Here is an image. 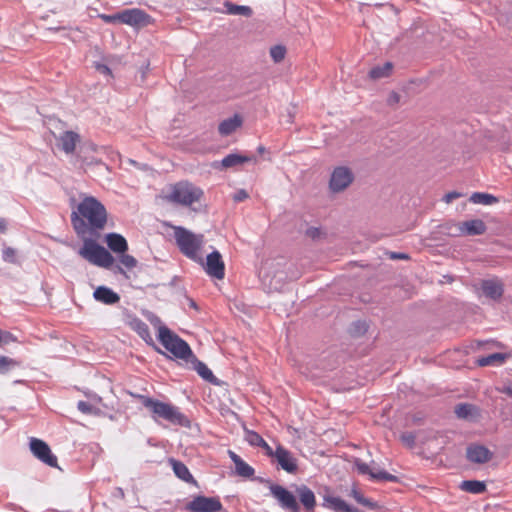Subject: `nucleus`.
I'll return each instance as SVG.
<instances>
[{
  "label": "nucleus",
  "instance_id": "obj_38",
  "mask_svg": "<svg viewBox=\"0 0 512 512\" xmlns=\"http://www.w3.org/2000/svg\"><path fill=\"white\" fill-rule=\"evenodd\" d=\"M121 256L119 258L120 263L126 267L127 269H133L137 266V260L129 254L120 253Z\"/></svg>",
  "mask_w": 512,
  "mask_h": 512
},
{
  "label": "nucleus",
  "instance_id": "obj_21",
  "mask_svg": "<svg viewBox=\"0 0 512 512\" xmlns=\"http://www.w3.org/2000/svg\"><path fill=\"white\" fill-rule=\"evenodd\" d=\"M93 296L97 301L107 305L115 304L120 300V296L116 292L105 286L96 288Z\"/></svg>",
  "mask_w": 512,
  "mask_h": 512
},
{
  "label": "nucleus",
  "instance_id": "obj_8",
  "mask_svg": "<svg viewBox=\"0 0 512 512\" xmlns=\"http://www.w3.org/2000/svg\"><path fill=\"white\" fill-rule=\"evenodd\" d=\"M269 489L272 496L279 502L283 509L289 512H300L296 497L288 489L278 484H271Z\"/></svg>",
  "mask_w": 512,
  "mask_h": 512
},
{
  "label": "nucleus",
  "instance_id": "obj_52",
  "mask_svg": "<svg viewBox=\"0 0 512 512\" xmlns=\"http://www.w3.org/2000/svg\"><path fill=\"white\" fill-rule=\"evenodd\" d=\"M307 234L314 238L319 234V231L316 228H312L307 231Z\"/></svg>",
  "mask_w": 512,
  "mask_h": 512
},
{
  "label": "nucleus",
  "instance_id": "obj_19",
  "mask_svg": "<svg viewBox=\"0 0 512 512\" xmlns=\"http://www.w3.org/2000/svg\"><path fill=\"white\" fill-rule=\"evenodd\" d=\"M243 124V119L239 114L233 117L224 119L218 126V132L221 136H228L240 128Z\"/></svg>",
  "mask_w": 512,
  "mask_h": 512
},
{
  "label": "nucleus",
  "instance_id": "obj_9",
  "mask_svg": "<svg viewBox=\"0 0 512 512\" xmlns=\"http://www.w3.org/2000/svg\"><path fill=\"white\" fill-rule=\"evenodd\" d=\"M222 503L218 497L196 496L187 505L190 512H219Z\"/></svg>",
  "mask_w": 512,
  "mask_h": 512
},
{
  "label": "nucleus",
  "instance_id": "obj_1",
  "mask_svg": "<svg viewBox=\"0 0 512 512\" xmlns=\"http://www.w3.org/2000/svg\"><path fill=\"white\" fill-rule=\"evenodd\" d=\"M71 224L79 238L99 237L108 221L106 207L93 196H83L71 213Z\"/></svg>",
  "mask_w": 512,
  "mask_h": 512
},
{
  "label": "nucleus",
  "instance_id": "obj_35",
  "mask_svg": "<svg viewBox=\"0 0 512 512\" xmlns=\"http://www.w3.org/2000/svg\"><path fill=\"white\" fill-rule=\"evenodd\" d=\"M18 365V362L7 356H0V374L7 373L11 368Z\"/></svg>",
  "mask_w": 512,
  "mask_h": 512
},
{
  "label": "nucleus",
  "instance_id": "obj_13",
  "mask_svg": "<svg viewBox=\"0 0 512 512\" xmlns=\"http://www.w3.org/2000/svg\"><path fill=\"white\" fill-rule=\"evenodd\" d=\"M275 461L277 462L280 469L286 471L289 474H296L298 471L297 458L291 451L282 445H277Z\"/></svg>",
  "mask_w": 512,
  "mask_h": 512
},
{
  "label": "nucleus",
  "instance_id": "obj_22",
  "mask_svg": "<svg viewBox=\"0 0 512 512\" xmlns=\"http://www.w3.org/2000/svg\"><path fill=\"white\" fill-rule=\"evenodd\" d=\"M481 288L485 296L494 300L501 298L503 294V285L496 280L483 281Z\"/></svg>",
  "mask_w": 512,
  "mask_h": 512
},
{
  "label": "nucleus",
  "instance_id": "obj_49",
  "mask_svg": "<svg viewBox=\"0 0 512 512\" xmlns=\"http://www.w3.org/2000/svg\"><path fill=\"white\" fill-rule=\"evenodd\" d=\"M460 196H461V194H460V193L453 191V192H449V193H447V194L444 196L443 200H444L446 203H450V202H452L454 199L459 198Z\"/></svg>",
  "mask_w": 512,
  "mask_h": 512
},
{
  "label": "nucleus",
  "instance_id": "obj_20",
  "mask_svg": "<svg viewBox=\"0 0 512 512\" xmlns=\"http://www.w3.org/2000/svg\"><path fill=\"white\" fill-rule=\"evenodd\" d=\"M107 246L114 253H125L128 250V243L126 239L118 233H109L105 237Z\"/></svg>",
  "mask_w": 512,
  "mask_h": 512
},
{
  "label": "nucleus",
  "instance_id": "obj_34",
  "mask_svg": "<svg viewBox=\"0 0 512 512\" xmlns=\"http://www.w3.org/2000/svg\"><path fill=\"white\" fill-rule=\"evenodd\" d=\"M351 496L356 500L357 503H359L365 507H368L371 509H374L376 507L375 503H373L371 500L365 498L363 496V494L360 491H358L357 489H352Z\"/></svg>",
  "mask_w": 512,
  "mask_h": 512
},
{
  "label": "nucleus",
  "instance_id": "obj_42",
  "mask_svg": "<svg viewBox=\"0 0 512 512\" xmlns=\"http://www.w3.org/2000/svg\"><path fill=\"white\" fill-rule=\"evenodd\" d=\"M120 13L114 15L100 14L99 18H101L106 23H115L120 22Z\"/></svg>",
  "mask_w": 512,
  "mask_h": 512
},
{
  "label": "nucleus",
  "instance_id": "obj_12",
  "mask_svg": "<svg viewBox=\"0 0 512 512\" xmlns=\"http://www.w3.org/2000/svg\"><path fill=\"white\" fill-rule=\"evenodd\" d=\"M354 466L359 474L369 475L372 480L389 482L398 481L397 476L392 475L384 470L372 468L370 465L360 459H356L354 461Z\"/></svg>",
  "mask_w": 512,
  "mask_h": 512
},
{
  "label": "nucleus",
  "instance_id": "obj_40",
  "mask_svg": "<svg viewBox=\"0 0 512 512\" xmlns=\"http://www.w3.org/2000/svg\"><path fill=\"white\" fill-rule=\"evenodd\" d=\"M12 342H17V338L11 332L2 331L0 329V346Z\"/></svg>",
  "mask_w": 512,
  "mask_h": 512
},
{
  "label": "nucleus",
  "instance_id": "obj_15",
  "mask_svg": "<svg viewBox=\"0 0 512 512\" xmlns=\"http://www.w3.org/2000/svg\"><path fill=\"white\" fill-rule=\"evenodd\" d=\"M467 459L470 462L484 464L491 460V451L482 445L469 446L466 451Z\"/></svg>",
  "mask_w": 512,
  "mask_h": 512
},
{
  "label": "nucleus",
  "instance_id": "obj_27",
  "mask_svg": "<svg viewBox=\"0 0 512 512\" xmlns=\"http://www.w3.org/2000/svg\"><path fill=\"white\" fill-rule=\"evenodd\" d=\"M130 328L135 331L144 341L151 342L152 337L148 325L141 319L134 318L129 322Z\"/></svg>",
  "mask_w": 512,
  "mask_h": 512
},
{
  "label": "nucleus",
  "instance_id": "obj_4",
  "mask_svg": "<svg viewBox=\"0 0 512 512\" xmlns=\"http://www.w3.org/2000/svg\"><path fill=\"white\" fill-rule=\"evenodd\" d=\"M204 197V191L188 182V181H180L173 184L170 187V192L164 198L166 201L191 207L195 203H199Z\"/></svg>",
  "mask_w": 512,
  "mask_h": 512
},
{
  "label": "nucleus",
  "instance_id": "obj_6",
  "mask_svg": "<svg viewBox=\"0 0 512 512\" xmlns=\"http://www.w3.org/2000/svg\"><path fill=\"white\" fill-rule=\"evenodd\" d=\"M159 341L161 344L175 357L180 359H188L192 355V351L189 345L172 333L167 327L159 328Z\"/></svg>",
  "mask_w": 512,
  "mask_h": 512
},
{
  "label": "nucleus",
  "instance_id": "obj_7",
  "mask_svg": "<svg viewBox=\"0 0 512 512\" xmlns=\"http://www.w3.org/2000/svg\"><path fill=\"white\" fill-rule=\"evenodd\" d=\"M29 446L32 454L38 460L50 467L58 468L57 457L52 453L49 445L45 441L38 438H31Z\"/></svg>",
  "mask_w": 512,
  "mask_h": 512
},
{
  "label": "nucleus",
  "instance_id": "obj_41",
  "mask_svg": "<svg viewBox=\"0 0 512 512\" xmlns=\"http://www.w3.org/2000/svg\"><path fill=\"white\" fill-rule=\"evenodd\" d=\"M3 260L8 263L16 262V250L11 247H6L3 250Z\"/></svg>",
  "mask_w": 512,
  "mask_h": 512
},
{
  "label": "nucleus",
  "instance_id": "obj_14",
  "mask_svg": "<svg viewBox=\"0 0 512 512\" xmlns=\"http://www.w3.org/2000/svg\"><path fill=\"white\" fill-rule=\"evenodd\" d=\"M353 181V174L347 167H337L330 178V188L333 192L345 190Z\"/></svg>",
  "mask_w": 512,
  "mask_h": 512
},
{
  "label": "nucleus",
  "instance_id": "obj_17",
  "mask_svg": "<svg viewBox=\"0 0 512 512\" xmlns=\"http://www.w3.org/2000/svg\"><path fill=\"white\" fill-rule=\"evenodd\" d=\"M458 231L462 235H481L486 231L485 223L480 219L461 222Z\"/></svg>",
  "mask_w": 512,
  "mask_h": 512
},
{
  "label": "nucleus",
  "instance_id": "obj_33",
  "mask_svg": "<svg viewBox=\"0 0 512 512\" xmlns=\"http://www.w3.org/2000/svg\"><path fill=\"white\" fill-rule=\"evenodd\" d=\"M225 6L229 14L250 16L252 13L251 8L248 6L235 5L230 2H226Z\"/></svg>",
  "mask_w": 512,
  "mask_h": 512
},
{
  "label": "nucleus",
  "instance_id": "obj_28",
  "mask_svg": "<svg viewBox=\"0 0 512 512\" xmlns=\"http://www.w3.org/2000/svg\"><path fill=\"white\" fill-rule=\"evenodd\" d=\"M460 488L472 494H481L486 490V485L482 481L478 480H466L460 484Z\"/></svg>",
  "mask_w": 512,
  "mask_h": 512
},
{
  "label": "nucleus",
  "instance_id": "obj_31",
  "mask_svg": "<svg viewBox=\"0 0 512 512\" xmlns=\"http://www.w3.org/2000/svg\"><path fill=\"white\" fill-rule=\"evenodd\" d=\"M392 69H393L392 64L390 62H386L382 66H376V67L372 68L369 72V76L371 79H374V80L384 78L391 74Z\"/></svg>",
  "mask_w": 512,
  "mask_h": 512
},
{
  "label": "nucleus",
  "instance_id": "obj_24",
  "mask_svg": "<svg viewBox=\"0 0 512 512\" xmlns=\"http://www.w3.org/2000/svg\"><path fill=\"white\" fill-rule=\"evenodd\" d=\"M324 504L335 511L359 512L357 508L349 506L344 500H342L339 497L326 496L324 498Z\"/></svg>",
  "mask_w": 512,
  "mask_h": 512
},
{
  "label": "nucleus",
  "instance_id": "obj_5",
  "mask_svg": "<svg viewBox=\"0 0 512 512\" xmlns=\"http://www.w3.org/2000/svg\"><path fill=\"white\" fill-rule=\"evenodd\" d=\"M81 239L83 245L79 249L78 254L83 259L103 268H110L113 265V256L103 246L97 244L93 237H84Z\"/></svg>",
  "mask_w": 512,
  "mask_h": 512
},
{
  "label": "nucleus",
  "instance_id": "obj_45",
  "mask_svg": "<svg viewBox=\"0 0 512 512\" xmlns=\"http://www.w3.org/2000/svg\"><path fill=\"white\" fill-rule=\"evenodd\" d=\"M95 68L101 74H104V75H107V76H110V77L113 76L111 69L107 65H105V64L97 63L95 65Z\"/></svg>",
  "mask_w": 512,
  "mask_h": 512
},
{
  "label": "nucleus",
  "instance_id": "obj_10",
  "mask_svg": "<svg viewBox=\"0 0 512 512\" xmlns=\"http://www.w3.org/2000/svg\"><path fill=\"white\" fill-rule=\"evenodd\" d=\"M205 272L212 278L222 280L225 277V264L222 259L220 252L213 251L208 254L206 257V261L203 260V263H200Z\"/></svg>",
  "mask_w": 512,
  "mask_h": 512
},
{
  "label": "nucleus",
  "instance_id": "obj_51",
  "mask_svg": "<svg viewBox=\"0 0 512 512\" xmlns=\"http://www.w3.org/2000/svg\"><path fill=\"white\" fill-rule=\"evenodd\" d=\"M390 258L391 259H408V255L393 252L390 254Z\"/></svg>",
  "mask_w": 512,
  "mask_h": 512
},
{
  "label": "nucleus",
  "instance_id": "obj_32",
  "mask_svg": "<svg viewBox=\"0 0 512 512\" xmlns=\"http://www.w3.org/2000/svg\"><path fill=\"white\" fill-rule=\"evenodd\" d=\"M195 370L204 380L211 383L216 382V377L213 375L212 371L208 368V366L203 362L198 361L195 364Z\"/></svg>",
  "mask_w": 512,
  "mask_h": 512
},
{
  "label": "nucleus",
  "instance_id": "obj_39",
  "mask_svg": "<svg viewBox=\"0 0 512 512\" xmlns=\"http://www.w3.org/2000/svg\"><path fill=\"white\" fill-rule=\"evenodd\" d=\"M473 406L470 404H459L455 408V413L459 418H467L471 415Z\"/></svg>",
  "mask_w": 512,
  "mask_h": 512
},
{
  "label": "nucleus",
  "instance_id": "obj_2",
  "mask_svg": "<svg viewBox=\"0 0 512 512\" xmlns=\"http://www.w3.org/2000/svg\"><path fill=\"white\" fill-rule=\"evenodd\" d=\"M152 414L155 421L164 420L172 425L186 426L189 421L186 416L180 412L179 408L166 402L153 399L145 395L136 396Z\"/></svg>",
  "mask_w": 512,
  "mask_h": 512
},
{
  "label": "nucleus",
  "instance_id": "obj_50",
  "mask_svg": "<svg viewBox=\"0 0 512 512\" xmlns=\"http://www.w3.org/2000/svg\"><path fill=\"white\" fill-rule=\"evenodd\" d=\"M497 390L501 393L512 396V383H509L508 385H505L501 388H497Z\"/></svg>",
  "mask_w": 512,
  "mask_h": 512
},
{
  "label": "nucleus",
  "instance_id": "obj_54",
  "mask_svg": "<svg viewBox=\"0 0 512 512\" xmlns=\"http://www.w3.org/2000/svg\"><path fill=\"white\" fill-rule=\"evenodd\" d=\"M259 151H260V152H263V151H264V148H263L262 146H261V147H259Z\"/></svg>",
  "mask_w": 512,
  "mask_h": 512
},
{
  "label": "nucleus",
  "instance_id": "obj_26",
  "mask_svg": "<svg viewBox=\"0 0 512 512\" xmlns=\"http://www.w3.org/2000/svg\"><path fill=\"white\" fill-rule=\"evenodd\" d=\"M251 161L256 162V158L231 153L222 159L221 166L222 168L227 169Z\"/></svg>",
  "mask_w": 512,
  "mask_h": 512
},
{
  "label": "nucleus",
  "instance_id": "obj_37",
  "mask_svg": "<svg viewBox=\"0 0 512 512\" xmlns=\"http://www.w3.org/2000/svg\"><path fill=\"white\" fill-rule=\"evenodd\" d=\"M246 440L250 445L257 447H260L261 444H264L265 441L260 434L254 431L246 432Z\"/></svg>",
  "mask_w": 512,
  "mask_h": 512
},
{
  "label": "nucleus",
  "instance_id": "obj_25",
  "mask_svg": "<svg viewBox=\"0 0 512 512\" xmlns=\"http://www.w3.org/2000/svg\"><path fill=\"white\" fill-rule=\"evenodd\" d=\"M169 462H170V464L172 466V469H173L175 475L179 479H181V480H183V481H185L187 483L195 482L192 474L190 473L189 469L187 468V466L183 462L175 460V459H170Z\"/></svg>",
  "mask_w": 512,
  "mask_h": 512
},
{
  "label": "nucleus",
  "instance_id": "obj_18",
  "mask_svg": "<svg viewBox=\"0 0 512 512\" xmlns=\"http://www.w3.org/2000/svg\"><path fill=\"white\" fill-rule=\"evenodd\" d=\"M80 142V135L74 131H65L59 137V144L66 154H72Z\"/></svg>",
  "mask_w": 512,
  "mask_h": 512
},
{
  "label": "nucleus",
  "instance_id": "obj_36",
  "mask_svg": "<svg viewBox=\"0 0 512 512\" xmlns=\"http://www.w3.org/2000/svg\"><path fill=\"white\" fill-rule=\"evenodd\" d=\"M285 55L286 49L284 46L276 45L270 49V56L276 63L281 62L285 58Z\"/></svg>",
  "mask_w": 512,
  "mask_h": 512
},
{
  "label": "nucleus",
  "instance_id": "obj_44",
  "mask_svg": "<svg viewBox=\"0 0 512 512\" xmlns=\"http://www.w3.org/2000/svg\"><path fill=\"white\" fill-rule=\"evenodd\" d=\"M399 102H400V95H399L397 92L392 91V92L388 95V98H387V103H388V105H390V106H395V105H397Z\"/></svg>",
  "mask_w": 512,
  "mask_h": 512
},
{
  "label": "nucleus",
  "instance_id": "obj_47",
  "mask_svg": "<svg viewBox=\"0 0 512 512\" xmlns=\"http://www.w3.org/2000/svg\"><path fill=\"white\" fill-rule=\"evenodd\" d=\"M77 407L83 413H90L92 411V406L85 401H79Z\"/></svg>",
  "mask_w": 512,
  "mask_h": 512
},
{
  "label": "nucleus",
  "instance_id": "obj_46",
  "mask_svg": "<svg viewBox=\"0 0 512 512\" xmlns=\"http://www.w3.org/2000/svg\"><path fill=\"white\" fill-rule=\"evenodd\" d=\"M248 197H249L248 193L244 189H241V190H238L234 194L233 199L236 202H241V201L247 199Z\"/></svg>",
  "mask_w": 512,
  "mask_h": 512
},
{
  "label": "nucleus",
  "instance_id": "obj_53",
  "mask_svg": "<svg viewBox=\"0 0 512 512\" xmlns=\"http://www.w3.org/2000/svg\"><path fill=\"white\" fill-rule=\"evenodd\" d=\"M6 230V221L0 218V232H4Z\"/></svg>",
  "mask_w": 512,
  "mask_h": 512
},
{
  "label": "nucleus",
  "instance_id": "obj_30",
  "mask_svg": "<svg viewBox=\"0 0 512 512\" xmlns=\"http://www.w3.org/2000/svg\"><path fill=\"white\" fill-rule=\"evenodd\" d=\"M470 201L475 204L492 205L498 202V199L488 193L475 192L471 195Z\"/></svg>",
  "mask_w": 512,
  "mask_h": 512
},
{
  "label": "nucleus",
  "instance_id": "obj_29",
  "mask_svg": "<svg viewBox=\"0 0 512 512\" xmlns=\"http://www.w3.org/2000/svg\"><path fill=\"white\" fill-rule=\"evenodd\" d=\"M506 359V355L503 353H493L491 355L481 357L477 360V363L481 367L491 366V365H500L504 363Z\"/></svg>",
  "mask_w": 512,
  "mask_h": 512
},
{
  "label": "nucleus",
  "instance_id": "obj_11",
  "mask_svg": "<svg viewBox=\"0 0 512 512\" xmlns=\"http://www.w3.org/2000/svg\"><path fill=\"white\" fill-rule=\"evenodd\" d=\"M120 23L130 26H147L152 23V18L149 14L141 9L132 8L120 12Z\"/></svg>",
  "mask_w": 512,
  "mask_h": 512
},
{
  "label": "nucleus",
  "instance_id": "obj_43",
  "mask_svg": "<svg viewBox=\"0 0 512 512\" xmlns=\"http://www.w3.org/2000/svg\"><path fill=\"white\" fill-rule=\"evenodd\" d=\"M260 447L264 450L265 454L268 457L275 459L276 453H277V448L275 450H273L272 447L266 441H264V444H261Z\"/></svg>",
  "mask_w": 512,
  "mask_h": 512
},
{
  "label": "nucleus",
  "instance_id": "obj_3",
  "mask_svg": "<svg viewBox=\"0 0 512 512\" xmlns=\"http://www.w3.org/2000/svg\"><path fill=\"white\" fill-rule=\"evenodd\" d=\"M172 229L181 253L195 262L203 263L200 251L204 244V236L195 234L182 226H172Z\"/></svg>",
  "mask_w": 512,
  "mask_h": 512
},
{
  "label": "nucleus",
  "instance_id": "obj_23",
  "mask_svg": "<svg viewBox=\"0 0 512 512\" xmlns=\"http://www.w3.org/2000/svg\"><path fill=\"white\" fill-rule=\"evenodd\" d=\"M229 456L233 463L235 464L236 473L239 476L249 478L254 475V468L243 461L240 456H238L235 452L229 451Z\"/></svg>",
  "mask_w": 512,
  "mask_h": 512
},
{
  "label": "nucleus",
  "instance_id": "obj_48",
  "mask_svg": "<svg viewBox=\"0 0 512 512\" xmlns=\"http://www.w3.org/2000/svg\"><path fill=\"white\" fill-rule=\"evenodd\" d=\"M401 440L408 446H413L415 443V436L411 433L403 434Z\"/></svg>",
  "mask_w": 512,
  "mask_h": 512
},
{
  "label": "nucleus",
  "instance_id": "obj_16",
  "mask_svg": "<svg viewBox=\"0 0 512 512\" xmlns=\"http://www.w3.org/2000/svg\"><path fill=\"white\" fill-rule=\"evenodd\" d=\"M296 493L306 512H314L316 507V497L314 492L306 485L296 488Z\"/></svg>",
  "mask_w": 512,
  "mask_h": 512
}]
</instances>
